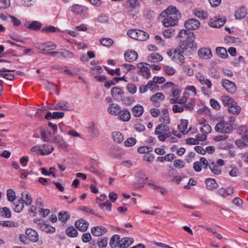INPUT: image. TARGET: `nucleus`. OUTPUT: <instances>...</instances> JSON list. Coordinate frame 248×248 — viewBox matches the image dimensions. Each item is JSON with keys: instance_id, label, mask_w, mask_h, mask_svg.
<instances>
[{"instance_id": "1", "label": "nucleus", "mask_w": 248, "mask_h": 248, "mask_svg": "<svg viewBox=\"0 0 248 248\" xmlns=\"http://www.w3.org/2000/svg\"><path fill=\"white\" fill-rule=\"evenodd\" d=\"M178 37L182 38L179 46L174 49V55L172 60L180 64L184 63V55H188L190 49L197 48V44L194 42L195 34L193 32H188L186 30H181Z\"/></svg>"}, {"instance_id": "2", "label": "nucleus", "mask_w": 248, "mask_h": 248, "mask_svg": "<svg viewBox=\"0 0 248 248\" xmlns=\"http://www.w3.org/2000/svg\"><path fill=\"white\" fill-rule=\"evenodd\" d=\"M160 16L164 17L162 23L165 27L177 25L178 19L181 17L180 13L174 6H169L161 13Z\"/></svg>"}, {"instance_id": "3", "label": "nucleus", "mask_w": 248, "mask_h": 248, "mask_svg": "<svg viewBox=\"0 0 248 248\" xmlns=\"http://www.w3.org/2000/svg\"><path fill=\"white\" fill-rule=\"evenodd\" d=\"M136 182H134L133 186L135 189H138L143 188L145 184L148 183L149 180L148 178L145 176L144 171L140 170L138 171L135 175Z\"/></svg>"}, {"instance_id": "4", "label": "nucleus", "mask_w": 248, "mask_h": 248, "mask_svg": "<svg viewBox=\"0 0 248 248\" xmlns=\"http://www.w3.org/2000/svg\"><path fill=\"white\" fill-rule=\"evenodd\" d=\"M127 34L130 37L140 41H145L149 37L148 33L140 30L132 29Z\"/></svg>"}, {"instance_id": "5", "label": "nucleus", "mask_w": 248, "mask_h": 248, "mask_svg": "<svg viewBox=\"0 0 248 248\" xmlns=\"http://www.w3.org/2000/svg\"><path fill=\"white\" fill-rule=\"evenodd\" d=\"M225 164L224 161L222 159H218L216 162L209 160L208 167L211 172L216 175H219L221 173V167Z\"/></svg>"}, {"instance_id": "6", "label": "nucleus", "mask_w": 248, "mask_h": 248, "mask_svg": "<svg viewBox=\"0 0 248 248\" xmlns=\"http://www.w3.org/2000/svg\"><path fill=\"white\" fill-rule=\"evenodd\" d=\"M232 125L224 121L218 123L215 126L216 131L221 133L229 134L232 132Z\"/></svg>"}, {"instance_id": "7", "label": "nucleus", "mask_w": 248, "mask_h": 248, "mask_svg": "<svg viewBox=\"0 0 248 248\" xmlns=\"http://www.w3.org/2000/svg\"><path fill=\"white\" fill-rule=\"evenodd\" d=\"M200 23L197 19L191 18L185 22V27L187 30L188 32H191L190 30H196L200 28Z\"/></svg>"}, {"instance_id": "8", "label": "nucleus", "mask_w": 248, "mask_h": 248, "mask_svg": "<svg viewBox=\"0 0 248 248\" xmlns=\"http://www.w3.org/2000/svg\"><path fill=\"white\" fill-rule=\"evenodd\" d=\"M223 88L229 93H233L237 90L235 84L228 79H223L221 82Z\"/></svg>"}, {"instance_id": "9", "label": "nucleus", "mask_w": 248, "mask_h": 248, "mask_svg": "<svg viewBox=\"0 0 248 248\" xmlns=\"http://www.w3.org/2000/svg\"><path fill=\"white\" fill-rule=\"evenodd\" d=\"M208 161L204 157H201L199 161H197L194 163L193 168L197 172L201 171L202 168L204 169H206L208 168Z\"/></svg>"}, {"instance_id": "10", "label": "nucleus", "mask_w": 248, "mask_h": 248, "mask_svg": "<svg viewBox=\"0 0 248 248\" xmlns=\"http://www.w3.org/2000/svg\"><path fill=\"white\" fill-rule=\"evenodd\" d=\"M226 21L225 17H215L211 19L209 22V25L213 28H220L224 25Z\"/></svg>"}, {"instance_id": "11", "label": "nucleus", "mask_w": 248, "mask_h": 248, "mask_svg": "<svg viewBox=\"0 0 248 248\" xmlns=\"http://www.w3.org/2000/svg\"><path fill=\"white\" fill-rule=\"evenodd\" d=\"M139 0H128L129 7H128V12L130 16H134L138 13V11L136 10L138 8Z\"/></svg>"}, {"instance_id": "12", "label": "nucleus", "mask_w": 248, "mask_h": 248, "mask_svg": "<svg viewBox=\"0 0 248 248\" xmlns=\"http://www.w3.org/2000/svg\"><path fill=\"white\" fill-rule=\"evenodd\" d=\"M195 77L202 85H206L208 89L211 88L212 85L211 81L209 79L205 78L203 74L198 72L196 74Z\"/></svg>"}, {"instance_id": "13", "label": "nucleus", "mask_w": 248, "mask_h": 248, "mask_svg": "<svg viewBox=\"0 0 248 248\" xmlns=\"http://www.w3.org/2000/svg\"><path fill=\"white\" fill-rule=\"evenodd\" d=\"M165 98V96L162 93H157L153 95L150 98V101H152L154 105L158 107L160 102Z\"/></svg>"}, {"instance_id": "14", "label": "nucleus", "mask_w": 248, "mask_h": 248, "mask_svg": "<svg viewBox=\"0 0 248 248\" xmlns=\"http://www.w3.org/2000/svg\"><path fill=\"white\" fill-rule=\"evenodd\" d=\"M24 194V192L22 193L21 198L14 203V207H13V209L16 212H21L24 208V202H25V200H23Z\"/></svg>"}, {"instance_id": "15", "label": "nucleus", "mask_w": 248, "mask_h": 248, "mask_svg": "<svg viewBox=\"0 0 248 248\" xmlns=\"http://www.w3.org/2000/svg\"><path fill=\"white\" fill-rule=\"evenodd\" d=\"M25 234L31 241L36 242L38 240V235L37 232L32 229H28L25 232Z\"/></svg>"}, {"instance_id": "16", "label": "nucleus", "mask_w": 248, "mask_h": 248, "mask_svg": "<svg viewBox=\"0 0 248 248\" xmlns=\"http://www.w3.org/2000/svg\"><path fill=\"white\" fill-rule=\"evenodd\" d=\"M147 65H148L147 63L144 62L139 63L137 65L138 67L140 68V72L142 75L146 78H148L151 76L150 69L147 67L145 66Z\"/></svg>"}, {"instance_id": "17", "label": "nucleus", "mask_w": 248, "mask_h": 248, "mask_svg": "<svg viewBox=\"0 0 248 248\" xmlns=\"http://www.w3.org/2000/svg\"><path fill=\"white\" fill-rule=\"evenodd\" d=\"M76 228L81 232L86 231L89 227V223L83 219H80L75 222Z\"/></svg>"}, {"instance_id": "18", "label": "nucleus", "mask_w": 248, "mask_h": 248, "mask_svg": "<svg viewBox=\"0 0 248 248\" xmlns=\"http://www.w3.org/2000/svg\"><path fill=\"white\" fill-rule=\"evenodd\" d=\"M138 57L137 52L133 50H128L124 54L125 60L129 62H132L136 61Z\"/></svg>"}, {"instance_id": "19", "label": "nucleus", "mask_w": 248, "mask_h": 248, "mask_svg": "<svg viewBox=\"0 0 248 248\" xmlns=\"http://www.w3.org/2000/svg\"><path fill=\"white\" fill-rule=\"evenodd\" d=\"M198 54L200 58L204 59H210L212 56L211 50L208 48H202L199 50Z\"/></svg>"}, {"instance_id": "20", "label": "nucleus", "mask_w": 248, "mask_h": 248, "mask_svg": "<svg viewBox=\"0 0 248 248\" xmlns=\"http://www.w3.org/2000/svg\"><path fill=\"white\" fill-rule=\"evenodd\" d=\"M107 232V230L102 226H96L91 229V232L95 236H99Z\"/></svg>"}, {"instance_id": "21", "label": "nucleus", "mask_w": 248, "mask_h": 248, "mask_svg": "<svg viewBox=\"0 0 248 248\" xmlns=\"http://www.w3.org/2000/svg\"><path fill=\"white\" fill-rule=\"evenodd\" d=\"M118 116L119 119L123 122H128L131 117L130 113L127 109L121 110Z\"/></svg>"}, {"instance_id": "22", "label": "nucleus", "mask_w": 248, "mask_h": 248, "mask_svg": "<svg viewBox=\"0 0 248 248\" xmlns=\"http://www.w3.org/2000/svg\"><path fill=\"white\" fill-rule=\"evenodd\" d=\"M132 238L124 237L120 240L119 247L120 248H127L133 242Z\"/></svg>"}, {"instance_id": "23", "label": "nucleus", "mask_w": 248, "mask_h": 248, "mask_svg": "<svg viewBox=\"0 0 248 248\" xmlns=\"http://www.w3.org/2000/svg\"><path fill=\"white\" fill-rule=\"evenodd\" d=\"M169 130L170 128L168 125L161 124L157 126L155 133V135L162 134L169 132Z\"/></svg>"}, {"instance_id": "24", "label": "nucleus", "mask_w": 248, "mask_h": 248, "mask_svg": "<svg viewBox=\"0 0 248 248\" xmlns=\"http://www.w3.org/2000/svg\"><path fill=\"white\" fill-rule=\"evenodd\" d=\"M108 112L112 115H118L121 112V108L117 104H110L108 108Z\"/></svg>"}, {"instance_id": "25", "label": "nucleus", "mask_w": 248, "mask_h": 248, "mask_svg": "<svg viewBox=\"0 0 248 248\" xmlns=\"http://www.w3.org/2000/svg\"><path fill=\"white\" fill-rule=\"evenodd\" d=\"M64 113L63 112H48L45 118L47 120H51V119H58L62 118L64 116Z\"/></svg>"}, {"instance_id": "26", "label": "nucleus", "mask_w": 248, "mask_h": 248, "mask_svg": "<svg viewBox=\"0 0 248 248\" xmlns=\"http://www.w3.org/2000/svg\"><path fill=\"white\" fill-rule=\"evenodd\" d=\"M131 111L135 117H139L142 115L144 109L141 105H137L132 108Z\"/></svg>"}, {"instance_id": "27", "label": "nucleus", "mask_w": 248, "mask_h": 248, "mask_svg": "<svg viewBox=\"0 0 248 248\" xmlns=\"http://www.w3.org/2000/svg\"><path fill=\"white\" fill-rule=\"evenodd\" d=\"M14 70H8L6 68L0 69V76L9 80H13L15 78L14 75L11 74L5 73V72H14Z\"/></svg>"}, {"instance_id": "28", "label": "nucleus", "mask_w": 248, "mask_h": 248, "mask_svg": "<svg viewBox=\"0 0 248 248\" xmlns=\"http://www.w3.org/2000/svg\"><path fill=\"white\" fill-rule=\"evenodd\" d=\"M247 14V11L245 7H241L235 11L234 16L236 19L244 18Z\"/></svg>"}, {"instance_id": "29", "label": "nucleus", "mask_w": 248, "mask_h": 248, "mask_svg": "<svg viewBox=\"0 0 248 248\" xmlns=\"http://www.w3.org/2000/svg\"><path fill=\"white\" fill-rule=\"evenodd\" d=\"M147 184L151 187H153L155 190L159 191L162 195H164L166 193V189L165 188L160 186L156 185L155 182L152 180L149 181Z\"/></svg>"}, {"instance_id": "30", "label": "nucleus", "mask_w": 248, "mask_h": 248, "mask_svg": "<svg viewBox=\"0 0 248 248\" xmlns=\"http://www.w3.org/2000/svg\"><path fill=\"white\" fill-rule=\"evenodd\" d=\"M205 183L207 189L210 190L217 188L218 186L214 179L207 178L206 179Z\"/></svg>"}, {"instance_id": "31", "label": "nucleus", "mask_w": 248, "mask_h": 248, "mask_svg": "<svg viewBox=\"0 0 248 248\" xmlns=\"http://www.w3.org/2000/svg\"><path fill=\"white\" fill-rule=\"evenodd\" d=\"M160 121L162 122L163 124L168 125L170 122V117L168 113V111L167 109H164L162 110V114L160 118Z\"/></svg>"}, {"instance_id": "32", "label": "nucleus", "mask_w": 248, "mask_h": 248, "mask_svg": "<svg viewBox=\"0 0 248 248\" xmlns=\"http://www.w3.org/2000/svg\"><path fill=\"white\" fill-rule=\"evenodd\" d=\"M120 238V236L118 234H115L112 236L109 243L111 248H116L117 246H119Z\"/></svg>"}, {"instance_id": "33", "label": "nucleus", "mask_w": 248, "mask_h": 248, "mask_svg": "<svg viewBox=\"0 0 248 248\" xmlns=\"http://www.w3.org/2000/svg\"><path fill=\"white\" fill-rule=\"evenodd\" d=\"M148 60L152 62H157L163 60V57L157 53H153L148 57Z\"/></svg>"}, {"instance_id": "34", "label": "nucleus", "mask_w": 248, "mask_h": 248, "mask_svg": "<svg viewBox=\"0 0 248 248\" xmlns=\"http://www.w3.org/2000/svg\"><path fill=\"white\" fill-rule=\"evenodd\" d=\"M187 124H188V122L187 120H183L181 121V124L178 125V128L180 131V132L183 134L185 135L188 133V132L190 130H189L188 131L186 132L185 130L187 127Z\"/></svg>"}, {"instance_id": "35", "label": "nucleus", "mask_w": 248, "mask_h": 248, "mask_svg": "<svg viewBox=\"0 0 248 248\" xmlns=\"http://www.w3.org/2000/svg\"><path fill=\"white\" fill-rule=\"evenodd\" d=\"M111 93L112 96L113 97L118 98L119 97L121 96L123 94L124 92L120 88L115 87L111 89Z\"/></svg>"}, {"instance_id": "36", "label": "nucleus", "mask_w": 248, "mask_h": 248, "mask_svg": "<svg viewBox=\"0 0 248 248\" xmlns=\"http://www.w3.org/2000/svg\"><path fill=\"white\" fill-rule=\"evenodd\" d=\"M222 101L223 104L228 106V108L232 105H235V103L232 98L227 95L223 96L222 97Z\"/></svg>"}, {"instance_id": "37", "label": "nucleus", "mask_w": 248, "mask_h": 248, "mask_svg": "<svg viewBox=\"0 0 248 248\" xmlns=\"http://www.w3.org/2000/svg\"><path fill=\"white\" fill-rule=\"evenodd\" d=\"M12 213L10 210L6 207H1L0 211V216L5 218H10L11 217Z\"/></svg>"}, {"instance_id": "38", "label": "nucleus", "mask_w": 248, "mask_h": 248, "mask_svg": "<svg viewBox=\"0 0 248 248\" xmlns=\"http://www.w3.org/2000/svg\"><path fill=\"white\" fill-rule=\"evenodd\" d=\"M59 104L60 110L64 111H70L72 110V107L67 102L60 101L59 102Z\"/></svg>"}, {"instance_id": "39", "label": "nucleus", "mask_w": 248, "mask_h": 248, "mask_svg": "<svg viewBox=\"0 0 248 248\" xmlns=\"http://www.w3.org/2000/svg\"><path fill=\"white\" fill-rule=\"evenodd\" d=\"M65 232L70 237H75L78 235L77 230L73 226L68 227L65 231Z\"/></svg>"}, {"instance_id": "40", "label": "nucleus", "mask_w": 248, "mask_h": 248, "mask_svg": "<svg viewBox=\"0 0 248 248\" xmlns=\"http://www.w3.org/2000/svg\"><path fill=\"white\" fill-rule=\"evenodd\" d=\"M114 140L117 143H121L124 140V136L122 133L119 131L114 132L112 133Z\"/></svg>"}, {"instance_id": "41", "label": "nucleus", "mask_w": 248, "mask_h": 248, "mask_svg": "<svg viewBox=\"0 0 248 248\" xmlns=\"http://www.w3.org/2000/svg\"><path fill=\"white\" fill-rule=\"evenodd\" d=\"M241 108L237 105V103L235 102V105H233L229 107L228 108V110L230 113L233 114H238L240 112Z\"/></svg>"}, {"instance_id": "42", "label": "nucleus", "mask_w": 248, "mask_h": 248, "mask_svg": "<svg viewBox=\"0 0 248 248\" xmlns=\"http://www.w3.org/2000/svg\"><path fill=\"white\" fill-rule=\"evenodd\" d=\"M217 55L221 58H226L228 56L226 49L222 47H218L216 48Z\"/></svg>"}, {"instance_id": "43", "label": "nucleus", "mask_w": 248, "mask_h": 248, "mask_svg": "<svg viewBox=\"0 0 248 248\" xmlns=\"http://www.w3.org/2000/svg\"><path fill=\"white\" fill-rule=\"evenodd\" d=\"M59 54L58 57L59 58H71L73 56L72 53L66 49H62L61 51H59Z\"/></svg>"}, {"instance_id": "44", "label": "nucleus", "mask_w": 248, "mask_h": 248, "mask_svg": "<svg viewBox=\"0 0 248 248\" xmlns=\"http://www.w3.org/2000/svg\"><path fill=\"white\" fill-rule=\"evenodd\" d=\"M41 24L36 21L32 22L29 24L27 28L30 29H31L34 31H38L41 29Z\"/></svg>"}, {"instance_id": "45", "label": "nucleus", "mask_w": 248, "mask_h": 248, "mask_svg": "<svg viewBox=\"0 0 248 248\" xmlns=\"http://www.w3.org/2000/svg\"><path fill=\"white\" fill-rule=\"evenodd\" d=\"M149 89L152 92H155L159 90V86L157 85L155 82L154 81V79L152 80H150L148 83Z\"/></svg>"}, {"instance_id": "46", "label": "nucleus", "mask_w": 248, "mask_h": 248, "mask_svg": "<svg viewBox=\"0 0 248 248\" xmlns=\"http://www.w3.org/2000/svg\"><path fill=\"white\" fill-rule=\"evenodd\" d=\"M54 150V148L52 145H44L42 149H41V155H48L51 153Z\"/></svg>"}, {"instance_id": "47", "label": "nucleus", "mask_w": 248, "mask_h": 248, "mask_svg": "<svg viewBox=\"0 0 248 248\" xmlns=\"http://www.w3.org/2000/svg\"><path fill=\"white\" fill-rule=\"evenodd\" d=\"M53 141L57 144L62 146L63 147L67 146V144L66 142L63 141V139L62 136L58 135L54 138Z\"/></svg>"}, {"instance_id": "48", "label": "nucleus", "mask_w": 248, "mask_h": 248, "mask_svg": "<svg viewBox=\"0 0 248 248\" xmlns=\"http://www.w3.org/2000/svg\"><path fill=\"white\" fill-rule=\"evenodd\" d=\"M175 34V31L171 29H167L163 31V35L166 38H170Z\"/></svg>"}, {"instance_id": "49", "label": "nucleus", "mask_w": 248, "mask_h": 248, "mask_svg": "<svg viewBox=\"0 0 248 248\" xmlns=\"http://www.w3.org/2000/svg\"><path fill=\"white\" fill-rule=\"evenodd\" d=\"M0 225L3 227H15L18 226V223L14 221L6 220L0 221Z\"/></svg>"}, {"instance_id": "50", "label": "nucleus", "mask_w": 248, "mask_h": 248, "mask_svg": "<svg viewBox=\"0 0 248 248\" xmlns=\"http://www.w3.org/2000/svg\"><path fill=\"white\" fill-rule=\"evenodd\" d=\"M41 230L47 233H52L55 231V228L46 224H44L41 226Z\"/></svg>"}, {"instance_id": "51", "label": "nucleus", "mask_w": 248, "mask_h": 248, "mask_svg": "<svg viewBox=\"0 0 248 248\" xmlns=\"http://www.w3.org/2000/svg\"><path fill=\"white\" fill-rule=\"evenodd\" d=\"M100 43L102 45L109 47L113 44V41L111 39L109 38H104L100 39Z\"/></svg>"}, {"instance_id": "52", "label": "nucleus", "mask_w": 248, "mask_h": 248, "mask_svg": "<svg viewBox=\"0 0 248 248\" xmlns=\"http://www.w3.org/2000/svg\"><path fill=\"white\" fill-rule=\"evenodd\" d=\"M83 10V7L80 5L78 4H75L73 5L71 7V11L77 14H81Z\"/></svg>"}, {"instance_id": "53", "label": "nucleus", "mask_w": 248, "mask_h": 248, "mask_svg": "<svg viewBox=\"0 0 248 248\" xmlns=\"http://www.w3.org/2000/svg\"><path fill=\"white\" fill-rule=\"evenodd\" d=\"M15 191L12 189H8L7 191V200L9 202H13L16 199Z\"/></svg>"}, {"instance_id": "54", "label": "nucleus", "mask_w": 248, "mask_h": 248, "mask_svg": "<svg viewBox=\"0 0 248 248\" xmlns=\"http://www.w3.org/2000/svg\"><path fill=\"white\" fill-rule=\"evenodd\" d=\"M70 217L68 212H61L59 214L58 218L62 222H65Z\"/></svg>"}, {"instance_id": "55", "label": "nucleus", "mask_w": 248, "mask_h": 248, "mask_svg": "<svg viewBox=\"0 0 248 248\" xmlns=\"http://www.w3.org/2000/svg\"><path fill=\"white\" fill-rule=\"evenodd\" d=\"M195 15L198 18L203 19H206L208 16L207 13L204 11L195 10Z\"/></svg>"}, {"instance_id": "56", "label": "nucleus", "mask_w": 248, "mask_h": 248, "mask_svg": "<svg viewBox=\"0 0 248 248\" xmlns=\"http://www.w3.org/2000/svg\"><path fill=\"white\" fill-rule=\"evenodd\" d=\"M183 70L184 73L188 76H192L194 75V71L190 65H185L183 66Z\"/></svg>"}, {"instance_id": "57", "label": "nucleus", "mask_w": 248, "mask_h": 248, "mask_svg": "<svg viewBox=\"0 0 248 248\" xmlns=\"http://www.w3.org/2000/svg\"><path fill=\"white\" fill-rule=\"evenodd\" d=\"M200 131L203 135H206L207 134L211 132V127L210 125L205 124L201 127Z\"/></svg>"}, {"instance_id": "58", "label": "nucleus", "mask_w": 248, "mask_h": 248, "mask_svg": "<svg viewBox=\"0 0 248 248\" xmlns=\"http://www.w3.org/2000/svg\"><path fill=\"white\" fill-rule=\"evenodd\" d=\"M153 150V148L149 146H141L138 148V151L141 154L149 153Z\"/></svg>"}, {"instance_id": "59", "label": "nucleus", "mask_w": 248, "mask_h": 248, "mask_svg": "<svg viewBox=\"0 0 248 248\" xmlns=\"http://www.w3.org/2000/svg\"><path fill=\"white\" fill-rule=\"evenodd\" d=\"M45 51L54 50L57 47V45L51 42L45 43Z\"/></svg>"}, {"instance_id": "60", "label": "nucleus", "mask_w": 248, "mask_h": 248, "mask_svg": "<svg viewBox=\"0 0 248 248\" xmlns=\"http://www.w3.org/2000/svg\"><path fill=\"white\" fill-rule=\"evenodd\" d=\"M163 69L165 73L169 76H172L176 72V70L170 66H165Z\"/></svg>"}, {"instance_id": "61", "label": "nucleus", "mask_w": 248, "mask_h": 248, "mask_svg": "<svg viewBox=\"0 0 248 248\" xmlns=\"http://www.w3.org/2000/svg\"><path fill=\"white\" fill-rule=\"evenodd\" d=\"M134 101V98L132 96L125 97L122 99L123 103L126 106L132 105Z\"/></svg>"}, {"instance_id": "62", "label": "nucleus", "mask_w": 248, "mask_h": 248, "mask_svg": "<svg viewBox=\"0 0 248 248\" xmlns=\"http://www.w3.org/2000/svg\"><path fill=\"white\" fill-rule=\"evenodd\" d=\"M137 142V140L134 138H129L124 142V145L126 147H131L134 146Z\"/></svg>"}, {"instance_id": "63", "label": "nucleus", "mask_w": 248, "mask_h": 248, "mask_svg": "<svg viewBox=\"0 0 248 248\" xmlns=\"http://www.w3.org/2000/svg\"><path fill=\"white\" fill-rule=\"evenodd\" d=\"M123 68L124 69V72L125 73H127L128 72L134 70L136 69V66L132 65V64H123L122 65Z\"/></svg>"}, {"instance_id": "64", "label": "nucleus", "mask_w": 248, "mask_h": 248, "mask_svg": "<svg viewBox=\"0 0 248 248\" xmlns=\"http://www.w3.org/2000/svg\"><path fill=\"white\" fill-rule=\"evenodd\" d=\"M42 32H54L56 31H59V29L55 28L54 26H46L43 28L41 31Z\"/></svg>"}]
</instances>
